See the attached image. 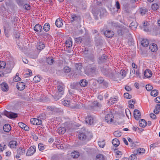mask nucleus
<instances>
[{
    "mask_svg": "<svg viewBox=\"0 0 160 160\" xmlns=\"http://www.w3.org/2000/svg\"><path fill=\"white\" fill-rule=\"evenodd\" d=\"M1 88L4 92H7L8 90V86L7 83L5 82H2L0 84Z\"/></svg>",
    "mask_w": 160,
    "mask_h": 160,
    "instance_id": "f3484780",
    "label": "nucleus"
},
{
    "mask_svg": "<svg viewBox=\"0 0 160 160\" xmlns=\"http://www.w3.org/2000/svg\"><path fill=\"white\" fill-rule=\"evenodd\" d=\"M66 132L65 128L64 127H60L58 130V132L62 134H64Z\"/></svg>",
    "mask_w": 160,
    "mask_h": 160,
    "instance_id": "58836bf2",
    "label": "nucleus"
},
{
    "mask_svg": "<svg viewBox=\"0 0 160 160\" xmlns=\"http://www.w3.org/2000/svg\"><path fill=\"white\" fill-rule=\"evenodd\" d=\"M62 104L64 106L67 107H70V108L72 107V104L69 100H66L62 101Z\"/></svg>",
    "mask_w": 160,
    "mask_h": 160,
    "instance_id": "4be33fe9",
    "label": "nucleus"
},
{
    "mask_svg": "<svg viewBox=\"0 0 160 160\" xmlns=\"http://www.w3.org/2000/svg\"><path fill=\"white\" fill-rule=\"evenodd\" d=\"M3 129L4 132H8L11 129V127L10 125L6 124L4 125L3 127Z\"/></svg>",
    "mask_w": 160,
    "mask_h": 160,
    "instance_id": "5701e85b",
    "label": "nucleus"
},
{
    "mask_svg": "<svg viewBox=\"0 0 160 160\" xmlns=\"http://www.w3.org/2000/svg\"><path fill=\"white\" fill-rule=\"evenodd\" d=\"M88 83V82L85 79H82L80 80L79 85L81 86L85 87L86 86Z\"/></svg>",
    "mask_w": 160,
    "mask_h": 160,
    "instance_id": "7c9ffc66",
    "label": "nucleus"
},
{
    "mask_svg": "<svg viewBox=\"0 0 160 160\" xmlns=\"http://www.w3.org/2000/svg\"><path fill=\"white\" fill-rule=\"evenodd\" d=\"M17 154L15 156V157L17 158H18L20 157V156L22 155L25 153V150L23 148H19L17 149Z\"/></svg>",
    "mask_w": 160,
    "mask_h": 160,
    "instance_id": "9d476101",
    "label": "nucleus"
},
{
    "mask_svg": "<svg viewBox=\"0 0 160 160\" xmlns=\"http://www.w3.org/2000/svg\"><path fill=\"white\" fill-rule=\"evenodd\" d=\"M141 44L143 47H147L149 44V41L147 39H143L141 42Z\"/></svg>",
    "mask_w": 160,
    "mask_h": 160,
    "instance_id": "c85d7f7f",
    "label": "nucleus"
},
{
    "mask_svg": "<svg viewBox=\"0 0 160 160\" xmlns=\"http://www.w3.org/2000/svg\"><path fill=\"white\" fill-rule=\"evenodd\" d=\"M58 89V95L59 97H61L62 95L64 93V85L62 84H60L57 86Z\"/></svg>",
    "mask_w": 160,
    "mask_h": 160,
    "instance_id": "423d86ee",
    "label": "nucleus"
},
{
    "mask_svg": "<svg viewBox=\"0 0 160 160\" xmlns=\"http://www.w3.org/2000/svg\"><path fill=\"white\" fill-rule=\"evenodd\" d=\"M50 26L49 23H46L43 27V30L46 32L48 31L50 29Z\"/></svg>",
    "mask_w": 160,
    "mask_h": 160,
    "instance_id": "f704fd0d",
    "label": "nucleus"
},
{
    "mask_svg": "<svg viewBox=\"0 0 160 160\" xmlns=\"http://www.w3.org/2000/svg\"><path fill=\"white\" fill-rule=\"evenodd\" d=\"M112 143L114 146L117 147L120 144V142L118 139L115 138L112 140Z\"/></svg>",
    "mask_w": 160,
    "mask_h": 160,
    "instance_id": "cd10ccee",
    "label": "nucleus"
},
{
    "mask_svg": "<svg viewBox=\"0 0 160 160\" xmlns=\"http://www.w3.org/2000/svg\"><path fill=\"white\" fill-rule=\"evenodd\" d=\"M62 21L61 19L58 18L56 20L55 24L58 27H61L63 25Z\"/></svg>",
    "mask_w": 160,
    "mask_h": 160,
    "instance_id": "393cba45",
    "label": "nucleus"
},
{
    "mask_svg": "<svg viewBox=\"0 0 160 160\" xmlns=\"http://www.w3.org/2000/svg\"><path fill=\"white\" fill-rule=\"evenodd\" d=\"M128 32V30L127 29L124 28H119L117 31V33L119 36H122L125 33Z\"/></svg>",
    "mask_w": 160,
    "mask_h": 160,
    "instance_id": "ddd939ff",
    "label": "nucleus"
},
{
    "mask_svg": "<svg viewBox=\"0 0 160 160\" xmlns=\"http://www.w3.org/2000/svg\"><path fill=\"white\" fill-rule=\"evenodd\" d=\"M36 151L35 146H32L28 150L26 155L28 156H31L35 153Z\"/></svg>",
    "mask_w": 160,
    "mask_h": 160,
    "instance_id": "0eeeda50",
    "label": "nucleus"
},
{
    "mask_svg": "<svg viewBox=\"0 0 160 160\" xmlns=\"http://www.w3.org/2000/svg\"><path fill=\"white\" fill-rule=\"evenodd\" d=\"M38 148L39 150L42 151L45 149V146L42 143H39L38 145Z\"/></svg>",
    "mask_w": 160,
    "mask_h": 160,
    "instance_id": "09e8293b",
    "label": "nucleus"
},
{
    "mask_svg": "<svg viewBox=\"0 0 160 160\" xmlns=\"http://www.w3.org/2000/svg\"><path fill=\"white\" fill-rule=\"evenodd\" d=\"M159 8V6L157 3H154L152 5V8L154 11L156 10Z\"/></svg>",
    "mask_w": 160,
    "mask_h": 160,
    "instance_id": "49530a36",
    "label": "nucleus"
},
{
    "mask_svg": "<svg viewBox=\"0 0 160 160\" xmlns=\"http://www.w3.org/2000/svg\"><path fill=\"white\" fill-rule=\"evenodd\" d=\"M139 125L140 127H144L147 125V123L143 119H141L139 122Z\"/></svg>",
    "mask_w": 160,
    "mask_h": 160,
    "instance_id": "bb28decb",
    "label": "nucleus"
},
{
    "mask_svg": "<svg viewBox=\"0 0 160 160\" xmlns=\"http://www.w3.org/2000/svg\"><path fill=\"white\" fill-rule=\"evenodd\" d=\"M144 74L146 77L150 78L152 75V72L150 70L147 69L145 71Z\"/></svg>",
    "mask_w": 160,
    "mask_h": 160,
    "instance_id": "b1692460",
    "label": "nucleus"
},
{
    "mask_svg": "<svg viewBox=\"0 0 160 160\" xmlns=\"http://www.w3.org/2000/svg\"><path fill=\"white\" fill-rule=\"evenodd\" d=\"M107 57L104 54H103L102 56H99L98 60V64H100L104 62L107 59Z\"/></svg>",
    "mask_w": 160,
    "mask_h": 160,
    "instance_id": "dca6fc26",
    "label": "nucleus"
},
{
    "mask_svg": "<svg viewBox=\"0 0 160 160\" xmlns=\"http://www.w3.org/2000/svg\"><path fill=\"white\" fill-rule=\"evenodd\" d=\"M16 2L19 6H22L25 2V0H16Z\"/></svg>",
    "mask_w": 160,
    "mask_h": 160,
    "instance_id": "4c0bfd02",
    "label": "nucleus"
},
{
    "mask_svg": "<svg viewBox=\"0 0 160 160\" xmlns=\"http://www.w3.org/2000/svg\"><path fill=\"white\" fill-rule=\"evenodd\" d=\"M137 153H136V154H140L141 153H143L145 152V150L143 148H138L137 149Z\"/></svg>",
    "mask_w": 160,
    "mask_h": 160,
    "instance_id": "a18cd8bd",
    "label": "nucleus"
},
{
    "mask_svg": "<svg viewBox=\"0 0 160 160\" xmlns=\"http://www.w3.org/2000/svg\"><path fill=\"white\" fill-rule=\"evenodd\" d=\"M89 134V132L85 129H82L79 132V133L78 134V138L81 140H89L88 139V136Z\"/></svg>",
    "mask_w": 160,
    "mask_h": 160,
    "instance_id": "20e7f679",
    "label": "nucleus"
},
{
    "mask_svg": "<svg viewBox=\"0 0 160 160\" xmlns=\"http://www.w3.org/2000/svg\"><path fill=\"white\" fill-rule=\"evenodd\" d=\"M100 12V16L101 17L103 16L105 13H106V10L105 9L101 8L99 11V13Z\"/></svg>",
    "mask_w": 160,
    "mask_h": 160,
    "instance_id": "79ce46f5",
    "label": "nucleus"
},
{
    "mask_svg": "<svg viewBox=\"0 0 160 160\" xmlns=\"http://www.w3.org/2000/svg\"><path fill=\"white\" fill-rule=\"evenodd\" d=\"M34 29L35 31L38 32H41L42 30V27L39 24H37L35 26Z\"/></svg>",
    "mask_w": 160,
    "mask_h": 160,
    "instance_id": "6ab92c4d",
    "label": "nucleus"
},
{
    "mask_svg": "<svg viewBox=\"0 0 160 160\" xmlns=\"http://www.w3.org/2000/svg\"><path fill=\"white\" fill-rule=\"evenodd\" d=\"M99 13V11L98 10L96 11L94 13H93V15L94 17L95 18L96 20L98 19V15Z\"/></svg>",
    "mask_w": 160,
    "mask_h": 160,
    "instance_id": "69168bd1",
    "label": "nucleus"
},
{
    "mask_svg": "<svg viewBox=\"0 0 160 160\" xmlns=\"http://www.w3.org/2000/svg\"><path fill=\"white\" fill-rule=\"evenodd\" d=\"M133 114L135 118L137 120H138L141 118V113L138 110L135 109L134 111Z\"/></svg>",
    "mask_w": 160,
    "mask_h": 160,
    "instance_id": "4468645a",
    "label": "nucleus"
},
{
    "mask_svg": "<svg viewBox=\"0 0 160 160\" xmlns=\"http://www.w3.org/2000/svg\"><path fill=\"white\" fill-rule=\"evenodd\" d=\"M3 114L7 117L10 118H14L18 117V114L13 112H9L6 110L4 111Z\"/></svg>",
    "mask_w": 160,
    "mask_h": 160,
    "instance_id": "39448f33",
    "label": "nucleus"
},
{
    "mask_svg": "<svg viewBox=\"0 0 160 160\" xmlns=\"http://www.w3.org/2000/svg\"><path fill=\"white\" fill-rule=\"evenodd\" d=\"M33 81L35 82H38L40 81V79L38 76H35L33 79Z\"/></svg>",
    "mask_w": 160,
    "mask_h": 160,
    "instance_id": "052dcab7",
    "label": "nucleus"
},
{
    "mask_svg": "<svg viewBox=\"0 0 160 160\" xmlns=\"http://www.w3.org/2000/svg\"><path fill=\"white\" fill-rule=\"evenodd\" d=\"M79 84L77 83H73L71 84V88L73 89H78Z\"/></svg>",
    "mask_w": 160,
    "mask_h": 160,
    "instance_id": "e433bc0d",
    "label": "nucleus"
},
{
    "mask_svg": "<svg viewBox=\"0 0 160 160\" xmlns=\"http://www.w3.org/2000/svg\"><path fill=\"white\" fill-rule=\"evenodd\" d=\"M117 101V98H116V97H115V98H111L110 99V100L108 101V103H110V101H111V102L112 103H114L116 102V101Z\"/></svg>",
    "mask_w": 160,
    "mask_h": 160,
    "instance_id": "603ef678",
    "label": "nucleus"
},
{
    "mask_svg": "<svg viewBox=\"0 0 160 160\" xmlns=\"http://www.w3.org/2000/svg\"><path fill=\"white\" fill-rule=\"evenodd\" d=\"M79 19V17L74 14H71L70 17L69 18V20L71 22L74 21L78 22Z\"/></svg>",
    "mask_w": 160,
    "mask_h": 160,
    "instance_id": "f8f14e48",
    "label": "nucleus"
},
{
    "mask_svg": "<svg viewBox=\"0 0 160 160\" xmlns=\"http://www.w3.org/2000/svg\"><path fill=\"white\" fill-rule=\"evenodd\" d=\"M48 108L51 111L57 112L58 108L54 106H48Z\"/></svg>",
    "mask_w": 160,
    "mask_h": 160,
    "instance_id": "3c124183",
    "label": "nucleus"
},
{
    "mask_svg": "<svg viewBox=\"0 0 160 160\" xmlns=\"http://www.w3.org/2000/svg\"><path fill=\"white\" fill-rule=\"evenodd\" d=\"M93 105L94 106H97L99 108L101 107V105L97 101H95L93 102Z\"/></svg>",
    "mask_w": 160,
    "mask_h": 160,
    "instance_id": "4d7b16f0",
    "label": "nucleus"
},
{
    "mask_svg": "<svg viewBox=\"0 0 160 160\" xmlns=\"http://www.w3.org/2000/svg\"><path fill=\"white\" fill-rule=\"evenodd\" d=\"M45 116V115L44 113H42L39 115V117H38V118H39L40 119V120L42 119H44L46 118Z\"/></svg>",
    "mask_w": 160,
    "mask_h": 160,
    "instance_id": "680f3d73",
    "label": "nucleus"
},
{
    "mask_svg": "<svg viewBox=\"0 0 160 160\" xmlns=\"http://www.w3.org/2000/svg\"><path fill=\"white\" fill-rule=\"evenodd\" d=\"M47 62L49 64L51 65L54 62L53 58L51 57H48L46 60Z\"/></svg>",
    "mask_w": 160,
    "mask_h": 160,
    "instance_id": "c03bdc74",
    "label": "nucleus"
},
{
    "mask_svg": "<svg viewBox=\"0 0 160 160\" xmlns=\"http://www.w3.org/2000/svg\"><path fill=\"white\" fill-rule=\"evenodd\" d=\"M24 8L27 10H29L30 9V6L29 4H25L23 6Z\"/></svg>",
    "mask_w": 160,
    "mask_h": 160,
    "instance_id": "e2e57ef3",
    "label": "nucleus"
},
{
    "mask_svg": "<svg viewBox=\"0 0 160 160\" xmlns=\"http://www.w3.org/2000/svg\"><path fill=\"white\" fill-rule=\"evenodd\" d=\"M63 70L64 72L68 73L71 71V69L69 67L66 66L64 68Z\"/></svg>",
    "mask_w": 160,
    "mask_h": 160,
    "instance_id": "8fccbe9b",
    "label": "nucleus"
},
{
    "mask_svg": "<svg viewBox=\"0 0 160 160\" xmlns=\"http://www.w3.org/2000/svg\"><path fill=\"white\" fill-rule=\"evenodd\" d=\"M18 124L19 126L22 128H23L24 127H25L26 125V124L22 122H19L18 123Z\"/></svg>",
    "mask_w": 160,
    "mask_h": 160,
    "instance_id": "338daca9",
    "label": "nucleus"
},
{
    "mask_svg": "<svg viewBox=\"0 0 160 160\" xmlns=\"http://www.w3.org/2000/svg\"><path fill=\"white\" fill-rule=\"evenodd\" d=\"M157 46V45L155 43L150 44L149 45V49L152 52H156L158 49Z\"/></svg>",
    "mask_w": 160,
    "mask_h": 160,
    "instance_id": "aec40b11",
    "label": "nucleus"
},
{
    "mask_svg": "<svg viewBox=\"0 0 160 160\" xmlns=\"http://www.w3.org/2000/svg\"><path fill=\"white\" fill-rule=\"evenodd\" d=\"M160 109V104H157L156 106H155V108L154 110V112L156 114H157L159 112V110Z\"/></svg>",
    "mask_w": 160,
    "mask_h": 160,
    "instance_id": "72a5a7b5",
    "label": "nucleus"
},
{
    "mask_svg": "<svg viewBox=\"0 0 160 160\" xmlns=\"http://www.w3.org/2000/svg\"><path fill=\"white\" fill-rule=\"evenodd\" d=\"M114 117L112 113L107 114L105 117V120L108 123H110L112 121Z\"/></svg>",
    "mask_w": 160,
    "mask_h": 160,
    "instance_id": "9b49d317",
    "label": "nucleus"
},
{
    "mask_svg": "<svg viewBox=\"0 0 160 160\" xmlns=\"http://www.w3.org/2000/svg\"><path fill=\"white\" fill-rule=\"evenodd\" d=\"M85 73L88 75H91L93 76L98 73V69L96 65L89 64L85 68Z\"/></svg>",
    "mask_w": 160,
    "mask_h": 160,
    "instance_id": "f257e3e1",
    "label": "nucleus"
},
{
    "mask_svg": "<svg viewBox=\"0 0 160 160\" xmlns=\"http://www.w3.org/2000/svg\"><path fill=\"white\" fill-rule=\"evenodd\" d=\"M66 47L70 48L72 46V41L68 39L67 40L66 42Z\"/></svg>",
    "mask_w": 160,
    "mask_h": 160,
    "instance_id": "c9c22d12",
    "label": "nucleus"
},
{
    "mask_svg": "<svg viewBox=\"0 0 160 160\" xmlns=\"http://www.w3.org/2000/svg\"><path fill=\"white\" fill-rule=\"evenodd\" d=\"M98 144L99 147L101 148H103L105 145V143L104 140L98 142Z\"/></svg>",
    "mask_w": 160,
    "mask_h": 160,
    "instance_id": "de8ad7c7",
    "label": "nucleus"
},
{
    "mask_svg": "<svg viewBox=\"0 0 160 160\" xmlns=\"http://www.w3.org/2000/svg\"><path fill=\"white\" fill-rule=\"evenodd\" d=\"M101 70L104 74L111 78H113L114 76L115 77H118L117 73H116V72L114 70H112L109 69L108 68H106L104 66Z\"/></svg>",
    "mask_w": 160,
    "mask_h": 160,
    "instance_id": "f03ea898",
    "label": "nucleus"
},
{
    "mask_svg": "<svg viewBox=\"0 0 160 160\" xmlns=\"http://www.w3.org/2000/svg\"><path fill=\"white\" fill-rule=\"evenodd\" d=\"M75 68L73 71V75L77 76L81 75L82 74V66L81 63H76L75 65Z\"/></svg>",
    "mask_w": 160,
    "mask_h": 160,
    "instance_id": "7ed1b4c3",
    "label": "nucleus"
},
{
    "mask_svg": "<svg viewBox=\"0 0 160 160\" xmlns=\"http://www.w3.org/2000/svg\"><path fill=\"white\" fill-rule=\"evenodd\" d=\"M30 123L35 125H40L42 124V121L41 120L36 118H31L30 121Z\"/></svg>",
    "mask_w": 160,
    "mask_h": 160,
    "instance_id": "1a4fd4ad",
    "label": "nucleus"
},
{
    "mask_svg": "<svg viewBox=\"0 0 160 160\" xmlns=\"http://www.w3.org/2000/svg\"><path fill=\"white\" fill-rule=\"evenodd\" d=\"M138 26L137 23L135 22H132L130 25V28L132 30L135 29Z\"/></svg>",
    "mask_w": 160,
    "mask_h": 160,
    "instance_id": "2f4dec72",
    "label": "nucleus"
},
{
    "mask_svg": "<svg viewBox=\"0 0 160 160\" xmlns=\"http://www.w3.org/2000/svg\"><path fill=\"white\" fill-rule=\"evenodd\" d=\"M118 76H119V77L121 76L123 78V77H125L126 75V72L123 70H121L120 71V73H117Z\"/></svg>",
    "mask_w": 160,
    "mask_h": 160,
    "instance_id": "473e14b6",
    "label": "nucleus"
},
{
    "mask_svg": "<svg viewBox=\"0 0 160 160\" xmlns=\"http://www.w3.org/2000/svg\"><path fill=\"white\" fill-rule=\"evenodd\" d=\"M17 142L15 141H10L9 143V146L11 148H16L17 146Z\"/></svg>",
    "mask_w": 160,
    "mask_h": 160,
    "instance_id": "c756f323",
    "label": "nucleus"
},
{
    "mask_svg": "<svg viewBox=\"0 0 160 160\" xmlns=\"http://www.w3.org/2000/svg\"><path fill=\"white\" fill-rule=\"evenodd\" d=\"M104 35L107 37L108 38L112 37L114 35V33L111 30H106L104 32Z\"/></svg>",
    "mask_w": 160,
    "mask_h": 160,
    "instance_id": "a211bd4d",
    "label": "nucleus"
},
{
    "mask_svg": "<svg viewBox=\"0 0 160 160\" xmlns=\"http://www.w3.org/2000/svg\"><path fill=\"white\" fill-rule=\"evenodd\" d=\"M6 65V63L4 61H0V68L2 69L4 68Z\"/></svg>",
    "mask_w": 160,
    "mask_h": 160,
    "instance_id": "864d4df0",
    "label": "nucleus"
},
{
    "mask_svg": "<svg viewBox=\"0 0 160 160\" xmlns=\"http://www.w3.org/2000/svg\"><path fill=\"white\" fill-rule=\"evenodd\" d=\"M71 156L73 158H77L80 156V154L78 152L74 151L71 153Z\"/></svg>",
    "mask_w": 160,
    "mask_h": 160,
    "instance_id": "412c9836",
    "label": "nucleus"
},
{
    "mask_svg": "<svg viewBox=\"0 0 160 160\" xmlns=\"http://www.w3.org/2000/svg\"><path fill=\"white\" fill-rule=\"evenodd\" d=\"M158 91L157 90H152L151 92V96L156 97L158 95Z\"/></svg>",
    "mask_w": 160,
    "mask_h": 160,
    "instance_id": "a19ab883",
    "label": "nucleus"
},
{
    "mask_svg": "<svg viewBox=\"0 0 160 160\" xmlns=\"http://www.w3.org/2000/svg\"><path fill=\"white\" fill-rule=\"evenodd\" d=\"M130 159L131 160H136L137 159V157L136 156V155H135V154L131 155L130 157Z\"/></svg>",
    "mask_w": 160,
    "mask_h": 160,
    "instance_id": "0e129e2a",
    "label": "nucleus"
},
{
    "mask_svg": "<svg viewBox=\"0 0 160 160\" xmlns=\"http://www.w3.org/2000/svg\"><path fill=\"white\" fill-rule=\"evenodd\" d=\"M21 80V78L19 77V73H17L15 77L13 79V80L15 82H18Z\"/></svg>",
    "mask_w": 160,
    "mask_h": 160,
    "instance_id": "37998d69",
    "label": "nucleus"
},
{
    "mask_svg": "<svg viewBox=\"0 0 160 160\" xmlns=\"http://www.w3.org/2000/svg\"><path fill=\"white\" fill-rule=\"evenodd\" d=\"M86 122L90 125L92 124L94 122V118L90 115H88L86 118Z\"/></svg>",
    "mask_w": 160,
    "mask_h": 160,
    "instance_id": "6e6552de",
    "label": "nucleus"
},
{
    "mask_svg": "<svg viewBox=\"0 0 160 160\" xmlns=\"http://www.w3.org/2000/svg\"><path fill=\"white\" fill-rule=\"evenodd\" d=\"M37 47L38 49L41 50L44 48L45 46L42 42H39L37 43Z\"/></svg>",
    "mask_w": 160,
    "mask_h": 160,
    "instance_id": "a878e982",
    "label": "nucleus"
},
{
    "mask_svg": "<svg viewBox=\"0 0 160 160\" xmlns=\"http://www.w3.org/2000/svg\"><path fill=\"white\" fill-rule=\"evenodd\" d=\"M6 148L5 144H4L3 143L0 144V151L2 152Z\"/></svg>",
    "mask_w": 160,
    "mask_h": 160,
    "instance_id": "6e6d98bb",
    "label": "nucleus"
},
{
    "mask_svg": "<svg viewBox=\"0 0 160 160\" xmlns=\"http://www.w3.org/2000/svg\"><path fill=\"white\" fill-rule=\"evenodd\" d=\"M113 135L115 137H118L121 136V134L120 132L116 131L113 132Z\"/></svg>",
    "mask_w": 160,
    "mask_h": 160,
    "instance_id": "5fc2aeb1",
    "label": "nucleus"
},
{
    "mask_svg": "<svg viewBox=\"0 0 160 160\" xmlns=\"http://www.w3.org/2000/svg\"><path fill=\"white\" fill-rule=\"evenodd\" d=\"M75 40L76 42L81 43L82 41V39L80 37L76 38Z\"/></svg>",
    "mask_w": 160,
    "mask_h": 160,
    "instance_id": "774afa93",
    "label": "nucleus"
},
{
    "mask_svg": "<svg viewBox=\"0 0 160 160\" xmlns=\"http://www.w3.org/2000/svg\"><path fill=\"white\" fill-rule=\"evenodd\" d=\"M104 156L101 154L98 155L96 156V160H104Z\"/></svg>",
    "mask_w": 160,
    "mask_h": 160,
    "instance_id": "ea45409f",
    "label": "nucleus"
},
{
    "mask_svg": "<svg viewBox=\"0 0 160 160\" xmlns=\"http://www.w3.org/2000/svg\"><path fill=\"white\" fill-rule=\"evenodd\" d=\"M146 89L147 91H150L153 89V87L150 85H147L146 86Z\"/></svg>",
    "mask_w": 160,
    "mask_h": 160,
    "instance_id": "bf43d9fd",
    "label": "nucleus"
},
{
    "mask_svg": "<svg viewBox=\"0 0 160 160\" xmlns=\"http://www.w3.org/2000/svg\"><path fill=\"white\" fill-rule=\"evenodd\" d=\"M124 97L127 99H130L132 97L131 95L129 94L127 92L124 93Z\"/></svg>",
    "mask_w": 160,
    "mask_h": 160,
    "instance_id": "13d9d810",
    "label": "nucleus"
},
{
    "mask_svg": "<svg viewBox=\"0 0 160 160\" xmlns=\"http://www.w3.org/2000/svg\"><path fill=\"white\" fill-rule=\"evenodd\" d=\"M17 88L19 90H22L25 88V84L22 82H19L17 83Z\"/></svg>",
    "mask_w": 160,
    "mask_h": 160,
    "instance_id": "2eb2a0df",
    "label": "nucleus"
}]
</instances>
